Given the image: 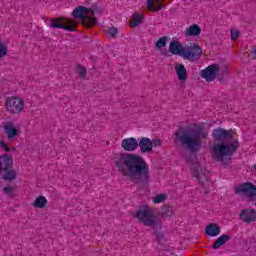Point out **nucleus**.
Here are the masks:
<instances>
[{
    "instance_id": "f257e3e1",
    "label": "nucleus",
    "mask_w": 256,
    "mask_h": 256,
    "mask_svg": "<svg viewBox=\"0 0 256 256\" xmlns=\"http://www.w3.org/2000/svg\"><path fill=\"white\" fill-rule=\"evenodd\" d=\"M115 165L118 172L132 183H136V185H147L149 183V165L139 155L120 154L115 158Z\"/></svg>"
},
{
    "instance_id": "f03ea898",
    "label": "nucleus",
    "mask_w": 256,
    "mask_h": 256,
    "mask_svg": "<svg viewBox=\"0 0 256 256\" xmlns=\"http://www.w3.org/2000/svg\"><path fill=\"white\" fill-rule=\"evenodd\" d=\"M209 134L203 127L179 128L174 133V143L181 147H186L190 151H199L201 149V139H207Z\"/></svg>"
},
{
    "instance_id": "7ed1b4c3",
    "label": "nucleus",
    "mask_w": 256,
    "mask_h": 256,
    "mask_svg": "<svg viewBox=\"0 0 256 256\" xmlns=\"http://www.w3.org/2000/svg\"><path fill=\"white\" fill-rule=\"evenodd\" d=\"M239 141L234 140L228 144L216 143L212 146V157L214 161L223 165H231V157L237 153Z\"/></svg>"
},
{
    "instance_id": "20e7f679",
    "label": "nucleus",
    "mask_w": 256,
    "mask_h": 256,
    "mask_svg": "<svg viewBox=\"0 0 256 256\" xmlns=\"http://www.w3.org/2000/svg\"><path fill=\"white\" fill-rule=\"evenodd\" d=\"M132 217L138 219L145 227H150V229L157 227V216L153 214V208L149 206H143L135 212H132Z\"/></svg>"
},
{
    "instance_id": "39448f33",
    "label": "nucleus",
    "mask_w": 256,
    "mask_h": 256,
    "mask_svg": "<svg viewBox=\"0 0 256 256\" xmlns=\"http://www.w3.org/2000/svg\"><path fill=\"white\" fill-rule=\"evenodd\" d=\"M200 75L207 83H211V81H215L217 77H223L227 75V68H219V65L212 64L206 67L204 70H201Z\"/></svg>"
},
{
    "instance_id": "423d86ee",
    "label": "nucleus",
    "mask_w": 256,
    "mask_h": 256,
    "mask_svg": "<svg viewBox=\"0 0 256 256\" xmlns=\"http://www.w3.org/2000/svg\"><path fill=\"white\" fill-rule=\"evenodd\" d=\"M203 57V48L197 43H190L184 47L183 59L194 63V61H199Z\"/></svg>"
},
{
    "instance_id": "0eeeda50",
    "label": "nucleus",
    "mask_w": 256,
    "mask_h": 256,
    "mask_svg": "<svg viewBox=\"0 0 256 256\" xmlns=\"http://www.w3.org/2000/svg\"><path fill=\"white\" fill-rule=\"evenodd\" d=\"M234 193L236 195H241V197H245L248 201H255L256 186L252 183L246 182L237 186Z\"/></svg>"
},
{
    "instance_id": "6e6552de",
    "label": "nucleus",
    "mask_w": 256,
    "mask_h": 256,
    "mask_svg": "<svg viewBox=\"0 0 256 256\" xmlns=\"http://www.w3.org/2000/svg\"><path fill=\"white\" fill-rule=\"evenodd\" d=\"M73 17L76 19H80L83 21L86 19L88 21L89 25H95L97 23V19L95 18V14L92 12V10H89L87 7L84 6H78L76 9L72 12Z\"/></svg>"
},
{
    "instance_id": "1a4fd4ad",
    "label": "nucleus",
    "mask_w": 256,
    "mask_h": 256,
    "mask_svg": "<svg viewBox=\"0 0 256 256\" xmlns=\"http://www.w3.org/2000/svg\"><path fill=\"white\" fill-rule=\"evenodd\" d=\"M51 29H64V31H75V21L69 18H54L50 21Z\"/></svg>"
},
{
    "instance_id": "9d476101",
    "label": "nucleus",
    "mask_w": 256,
    "mask_h": 256,
    "mask_svg": "<svg viewBox=\"0 0 256 256\" xmlns=\"http://www.w3.org/2000/svg\"><path fill=\"white\" fill-rule=\"evenodd\" d=\"M191 171L192 175L199 181L201 187L204 188V194L207 195L209 189H211V186L213 185V182L209 180V175L205 172H199V169L195 168V166L191 167Z\"/></svg>"
},
{
    "instance_id": "9b49d317",
    "label": "nucleus",
    "mask_w": 256,
    "mask_h": 256,
    "mask_svg": "<svg viewBox=\"0 0 256 256\" xmlns=\"http://www.w3.org/2000/svg\"><path fill=\"white\" fill-rule=\"evenodd\" d=\"M25 104L19 97H10L6 100V109L9 113H21Z\"/></svg>"
},
{
    "instance_id": "f8f14e48",
    "label": "nucleus",
    "mask_w": 256,
    "mask_h": 256,
    "mask_svg": "<svg viewBox=\"0 0 256 256\" xmlns=\"http://www.w3.org/2000/svg\"><path fill=\"white\" fill-rule=\"evenodd\" d=\"M3 129L8 141H13L14 138L21 134V127L19 125H15V123L11 121L6 122Z\"/></svg>"
},
{
    "instance_id": "ddd939ff",
    "label": "nucleus",
    "mask_w": 256,
    "mask_h": 256,
    "mask_svg": "<svg viewBox=\"0 0 256 256\" xmlns=\"http://www.w3.org/2000/svg\"><path fill=\"white\" fill-rule=\"evenodd\" d=\"M213 138L215 141H229L233 139V130H225L223 128H216L213 131Z\"/></svg>"
},
{
    "instance_id": "4468645a",
    "label": "nucleus",
    "mask_w": 256,
    "mask_h": 256,
    "mask_svg": "<svg viewBox=\"0 0 256 256\" xmlns=\"http://www.w3.org/2000/svg\"><path fill=\"white\" fill-rule=\"evenodd\" d=\"M121 147L124 149V151L133 153V151H137V148L139 147V141L133 137L123 139Z\"/></svg>"
},
{
    "instance_id": "2eb2a0df",
    "label": "nucleus",
    "mask_w": 256,
    "mask_h": 256,
    "mask_svg": "<svg viewBox=\"0 0 256 256\" xmlns=\"http://www.w3.org/2000/svg\"><path fill=\"white\" fill-rule=\"evenodd\" d=\"M138 147H140L141 153H150V151H153L151 139L147 137L138 138Z\"/></svg>"
},
{
    "instance_id": "dca6fc26",
    "label": "nucleus",
    "mask_w": 256,
    "mask_h": 256,
    "mask_svg": "<svg viewBox=\"0 0 256 256\" xmlns=\"http://www.w3.org/2000/svg\"><path fill=\"white\" fill-rule=\"evenodd\" d=\"M240 219L244 223H253L256 221V211L255 210H242L240 213Z\"/></svg>"
},
{
    "instance_id": "f3484780",
    "label": "nucleus",
    "mask_w": 256,
    "mask_h": 256,
    "mask_svg": "<svg viewBox=\"0 0 256 256\" xmlns=\"http://www.w3.org/2000/svg\"><path fill=\"white\" fill-rule=\"evenodd\" d=\"M13 167V157L9 154L0 157V171H7Z\"/></svg>"
},
{
    "instance_id": "a211bd4d",
    "label": "nucleus",
    "mask_w": 256,
    "mask_h": 256,
    "mask_svg": "<svg viewBox=\"0 0 256 256\" xmlns=\"http://www.w3.org/2000/svg\"><path fill=\"white\" fill-rule=\"evenodd\" d=\"M169 51L172 53V55H180L183 57V52L185 51V48H183V44L179 41H173L170 43Z\"/></svg>"
},
{
    "instance_id": "6ab92c4d",
    "label": "nucleus",
    "mask_w": 256,
    "mask_h": 256,
    "mask_svg": "<svg viewBox=\"0 0 256 256\" xmlns=\"http://www.w3.org/2000/svg\"><path fill=\"white\" fill-rule=\"evenodd\" d=\"M206 233L209 235V237H217V235H221V227H219V225L216 223H211L206 226Z\"/></svg>"
},
{
    "instance_id": "aec40b11",
    "label": "nucleus",
    "mask_w": 256,
    "mask_h": 256,
    "mask_svg": "<svg viewBox=\"0 0 256 256\" xmlns=\"http://www.w3.org/2000/svg\"><path fill=\"white\" fill-rule=\"evenodd\" d=\"M227 241H231L230 235H221L219 238L216 239V241L212 245V249L217 250L223 247Z\"/></svg>"
},
{
    "instance_id": "412c9836",
    "label": "nucleus",
    "mask_w": 256,
    "mask_h": 256,
    "mask_svg": "<svg viewBox=\"0 0 256 256\" xmlns=\"http://www.w3.org/2000/svg\"><path fill=\"white\" fill-rule=\"evenodd\" d=\"M201 35V27L197 24H193L186 29L187 37H199Z\"/></svg>"
},
{
    "instance_id": "4be33fe9",
    "label": "nucleus",
    "mask_w": 256,
    "mask_h": 256,
    "mask_svg": "<svg viewBox=\"0 0 256 256\" xmlns=\"http://www.w3.org/2000/svg\"><path fill=\"white\" fill-rule=\"evenodd\" d=\"M176 74L178 75L179 81H186L187 80V68L185 65L178 64L175 66Z\"/></svg>"
},
{
    "instance_id": "5701e85b",
    "label": "nucleus",
    "mask_w": 256,
    "mask_h": 256,
    "mask_svg": "<svg viewBox=\"0 0 256 256\" xmlns=\"http://www.w3.org/2000/svg\"><path fill=\"white\" fill-rule=\"evenodd\" d=\"M147 7L150 11H159L163 8V0H148Z\"/></svg>"
},
{
    "instance_id": "b1692460",
    "label": "nucleus",
    "mask_w": 256,
    "mask_h": 256,
    "mask_svg": "<svg viewBox=\"0 0 256 256\" xmlns=\"http://www.w3.org/2000/svg\"><path fill=\"white\" fill-rule=\"evenodd\" d=\"M33 207L36 209H45V206L47 205V198L45 196H38L34 202H33Z\"/></svg>"
},
{
    "instance_id": "393cba45",
    "label": "nucleus",
    "mask_w": 256,
    "mask_h": 256,
    "mask_svg": "<svg viewBox=\"0 0 256 256\" xmlns=\"http://www.w3.org/2000/svg\"><path fill=\"white\" fill-rule=\"evenodd\" d=\"M143 23V15L141 14H134L132 17L131 27H138V25H141Z\"/></svg>"
},
{
    "instance_id": "a878e982",
    "label": "nucleus",
    "mask_w": 256,
    "mask_h": 256,
    "mask_svg": "<svg viewBox=\"0 0 256 256\" xmlns=\"http://www.w3.org/2000/svg\"><path fill=\"white\" fill-rule=\"evenodd\" d=\"M4 181H14V179H17V172L15 170H9L6 173L3 174Z\"/></svg>"
},
{
    "instance_id": "bb28decb",
    "label": "nucleus",
    "mask_w": 256,
    "mask_h": 256,
    "mask_svg": "<svg viewBox=\"0 0 256 256\" xmlns=\"http://www.w3.org/2000/svg\"><path fill=\"white\" fill-rule=\"evenodd\" d=\"M173 207L164 205L162 207V217H171L173 215Z\"/></svg>"
},
{
    "instance_id": "cd10ccee",
    "label": "nucleus",
    "mask_w": 256,
    "mask_h": 256,
    "mask_svg": "<svg viewBox=\"0 0 256 256\" xmlns=\"http://www.w3.org/2000/svg\"><path fill=\"white\" fill-rule=\"evenodd\" d=\"M167 36H163L161 38L158 39V41L156 42V47L157 49H163V47L167 46Z\"/></svg>"
},
{
    "instance_id": "c85d7f7f",
    "label": "nucleus",
    "mask_w": 256,
    "mask_h": 256,
    "mask_svg": "<svg viewBox=\"0 0 256 256\" xmlns=\"http://www.w3.org/2000/svg\"><path fill=\"white\" fill-rule=\"evenodd\" d=\"M167 199V194H157L156 197L152 198L153 203L159 204L164 203Z\"/></svg>"
},
{
    "instance_id": "c756f323",
    "label": "nucleus",
    "mask_w": 256,
    "mask_h": 256,
    "mask_svg": "<svg viewBox=\"0 0 256 256\" xmlns=\"http://www.w3.org/2000/svg\"><path fill=\"white\" fill-rule=\"evenodd\" d=\"M76 73H78L80 79H85V75H87V69H85V67L82 65H78L76 67Z\"/></svg>"
},
{
    "instance_id": "7c9ffc66",
    "label": "nucleus",
    "mask_w": 256,
    "mask_h": 256,
    "mask_svg": "<svg viewBox=\"0 0 256 256\" xmlns=\"http://www.w3.org/2000/svg\"><path fill=\"white\" fill-rule=\"evenodd\" d=\"M117 33H119V29H117L116 27H110L108 29V35H110L112 39H115L117 37Z\"/></svg>"
},
{
    "instance_id": "2f4dec72",
    "label": "nucleus",
    "mask_w": 256,
    "mask_h": 256,
    "mask_svg": "<svg viewBox=\"0 0 256 256\" xmlns=\"http://www.w3.org/2000/svg\"><path fill=\"white\" fill-rule=\"evenodd\" d=\"M230 35L232 41H237V39H239V31L237 30V28H232L230 30Z\"/></svg>"
},
{
    "instance_id": "473e14b6",
    "label": "nucleus",
    "mask_w": 256,
    "mask_h": 256,
    "mask_svg": "<svg viewBox=\"0 0 256 256\" xmlns=\"http://www.w3.org/2000/svg\"><path fill=\"white\" fill-rule=\"evenodd\" d=\"M7 51H8V49L5 46V44L0 42V59H3V57H5V55H7Z\"/></svg>"
},
{
    "instance_id": "72a5a7b5",
    "label": "nucleus",
    "mask_w": 256,
    "mask_h": 256,
    "mask_svg": "<svg viewBox=\"0 0 256 256\" xmlns=\"http://www.w3.org/2000/svg\"><path fill=\"white\" fill-rule=\"evenodd\" d=\"M151 143H152V149L153 147H161V145H163V143L159 139H153L151 140Z\"/></svg>"
},
{
    "instance_id": "f704fd0d",
    "label": "nucleus",
    "mask_w": 256,
    "mask_h": 256,
    "mask_svg": "<svg viewBox=\"0 0 256 256\" xmlns=\"http://www.w3.org/2000/svg\"><path fill=\"white\" fill-rule=\"evenodd\" d=\"M0 146L2 147V149H4V151H6V153H9V151H11L9 145H7V143H5L4 141H0Z\"/></svg>"
},
{
    "instance_id": "c9c22d12",
    "label": "nucleus",
    "mask_w": 256,
    "mask_h": 256,
    "mask_svg": "<svg viewBox=\"0 0 256 256\" xmlns=\"http://www.w3.org/2000/svg\"><path fill=\"white\" fill-rule=\"evenodd\" d=\"M11 193H13V187L4 188V195H11Z\"/></svg>"
},
{
    "instance_id": "e433bc0d",
    "label": "nucleus",
    "mask_w": 256,
    "mask_h": 256,
    "mask_svg": "<svg viewBox=\"0 0 256 256\" xmlns=\"http://www.w3.org/2000/svg\"><path fill=\"white\" fill-rule=\"evenodd\" d=\"M252 55H253V58L256 59V47L253 49Z\"/></svg>"
}]
</instances>
